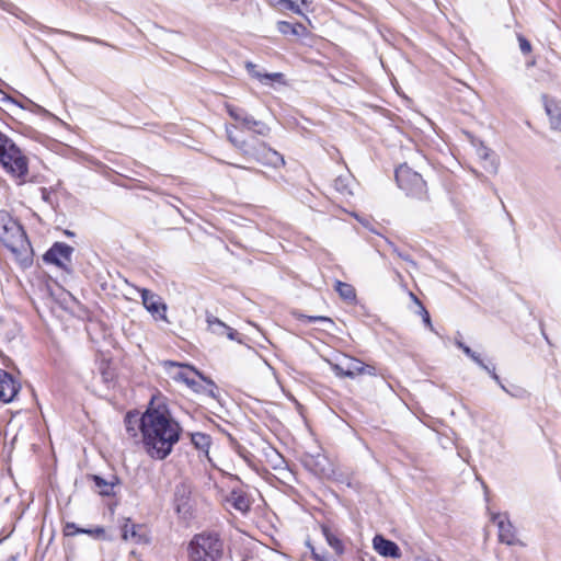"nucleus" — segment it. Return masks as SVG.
Masks as SVG:
<instances>
[{
	"mask_svg": "<svg viewBox=\"0 0 561 561\" xmlns=\"http://www.w3.org/2000/svg\"><path fill=\"white\" fill-rule=\"evenodd\" d=\"M80 534H87L94 539L104 540L106 538L105 529L102 526H96L93 528H82V531H80Z\"/></svg>",
	"mask_w": 561,
	"mask_h": 561,
	"instance_id": "473e14b6",
	"label": "nucleus"
},
{
	"mask_svg": "<svg viewBox=\"0 0 561 561\" xmlns=\"http://www.w3.org/2000/svg\"><path fill=\"white\" fill-rule=\"evenodd\" d=\"M331 369L333 373L341 378H351L354 379L357 376H360V366L362 360L343 355V359L340 362H329Z\"/></svg>",
	"mask_w": 561,
	"mask_h": 561,
	"instance_id": "6e6552de",
	"label": "nucleus"
},
{
	"mask_svg": "<svg viewBox=\"0 0 561 561\" xmlns=\"http://www.w3.org/2000/svg\"><path fill=\"white\" fill-rule=\"evenodd\" d=\"M192 373L195 374L201 381H197L193 379V381L190 382V387L194 392L205 394L211 399L217 400L218 399V388L216 383L209 379L206 378L199 370L196 368H192Z\"/></svg>",
	"mask_w": 561,
	"mask_h": 561,
	"instance_id": "ddd939ff",
	"label": "nucleus"
},
{
	"mask_svg": "<svg viewBox=\"0 0 561 561\" xmlns=\"http://www.w3.org/2000/svg\"><path fill=\"white\" fill-rule=\"evenodd\" d=\"M228 139L249 160L256 161L263 165L278 168L285 164L283 156L270 148L265 142L252 138L251 140L240 139L233 131L227 129Z\"/></svg>",
	"mask_w": 561,
	"mask_h": 561,
	"instance_id": "f03ea898",
	"label": "nucleus"
},
{
	"mask_svg": "<svg viewBox=\"0 0 561 561\" xmlns=\"http://www.w3.org/2000/svg\"><path fill=\"white\" fill-rule=\"evenodd\" d=\"M20 390V383L5 370L0 369V401L9 403L13 401Z\"/></svg>",
	"mask_w": 561,
	"mask_h": 561,
	"instance_id": "f8f14e48",
	"label": "nucleus"
},
{
	"mask_svg": "<svg viewBox=\"0 0 561 561\" xmlns=\"http://www.w3.org/2000/svg\"><path fill=\"white\" fill-rule=\"evenodd\" d=\"M233 167H236L237 169H242L243 167L241 165H237V164H232Z\"/></svg>",
	"mask_w": 561,
	"mask_h": 561,
	"instance_id": "8fccbe9b",
	"label": "nucleus"
},
{
	"mask_svg": "<svg viewBox=\"0 0 561 561\" xmlns=\"http://www.w3.org/2000/svg\"><path fill=\"white\" fill-rule=\"evenodd\" d=\"M374 549L382 557L400 558L401 550L399 546L381 535H376L373 539Z\"/></svg>",
	"mask_w": 561,
	"mask_h": 561,
	"instance_id": "2eb2a0df",
	"label": "nucleus"
},
{
	"mask_svg": "<svg viewBox=\"0 0 561 561\" xmlns=\"http://www.w3.org/2000/svg\"><path fill=\"white\" fill-rule=\"evenodd\" d=\"M335 290L339 293L340 297L347 301H353L356 298L355 288L347 283L336 280L334 285Z\"/></svg>",
	"mask_w": 561,
	"mask_h": 561,
	"instance_id": "bb28decb",
	"label": "nucleus"
},
{
	"mask_svg": "<svg viewBox=\"0 0 561 561\" xmlns=\"http://www.w3.org/2000/svg\"><path fill=\"white\" fill-rule=\"evenodd\" d=\"M396 182L407 196L417 201L428 199V188L423 176L408 165L402 163L396 169Z\"/></svg>",
	"mask_w": 561,
	"mask_h": 561,
	"instance_id": "39448f33",
	"label": "nucleus"
},
{
	"mask_svg": "<svg viewBox=\"0 0 561 561\" xmlns=\"http://www.w3.org/2000/svg\"><path fill=\"white\" fill-rule=\"evenodd\" d=\"M125 427L129 436H137V428L140 430V417L137 412H128L124 419Z\"/></svg>",
	"mask_w": 561,
	"mask_h": 561,
	"instance_id": "a878e982",
	"label": "nucleus"
},
{
	"mask_svg": "<svg viewBox=\"0 0 561 561\" xmlns=\"http://www.w3.org/2000/svg\"><path fill=\"white\" fill-rule=\"evenodd\" d=\"M348 179L339 176L334 180V187L342 194H351V188L348 186Z\"/></svg>",
	"mask_w": 561,
	"mask_h": 561,
	"instance_id": "72a5a7b5",
	"label": "nucleus"
},
{
	"mask_svg": "<svg viewBox=\"0 0 561 561\" xmlns=\"http://www.w3.org/2000/svg\"><path fill=\"white\" fill-rule=\"evenodd\" d=\"M197 556L201 557V559H208V553H203L199 549L197 548H190V558H197Z\"/></svg>",
	"mask_w": 561,
	"mask_h": 561,
	"instance_id": "37998d69",
	"label": "nucleus"
},
{
	"mask_svg": "<svg viewBox=\"0 0 561 561\" xmlns=\"http://www.w3.org/2000/svg\"><path fill=\"white\" fill-rule=\"evenodd\" d=\"M228 113L233 119L239 122H241L242 117L245 115L242 110L234 108L232 106H228Z\"/></svg>",
	"mask_w": 561,
	"mask_h": 561,
	"instance_id": "a19ab883",
	"label": "nucleus"
},
{
	"mask_svg": "<svg viewBox=\"0 0 561 561\" xmlns=\"http://www.w3.org/2000/svg\"><path fill=\"white\" fill-rule=\"evenodd\" d=\"M360 368H362L360 375H368V376H377L378 375L376 367L370 364H365L362 362Z\"/></svg>",
	"mask_w": 561,
	"mask_h": 561,
	"instance_id": "58836bf2",
	"label": "nucleus"
},
{
	"mask_svg": "<svg viewBox=\"0 0 561 561\" xmlns=\"http://www.w3.org/2000/svg\"><path fill=\"white\" fill-rule=\"evenodd\" d=\"M311 554L314 561H329L324 554L319 553L313 547H311Z\"/></svg>",
	"mask_w": 561,
	"mask_h": 561,
	"instance_id": "c03bdc74",
	"label": "nucleus"
},
{
	"mask_svg": "<svg viewBox=\"0 0 561 561\" xmlns=\"http://www.w3.org/2000/svg\"><path fill=\"white\" fill-rule=\"evenodd\" d=\"M277 30L283 35H291L295 37H306L308 35V30L301 23H290L287 21H279L277 23Z\"/></svg>",
	"mask_w": 561,
	"mask_h": 561,
	"instance_id": "aec40b11",
	"label": "nucleus"
},
{
	"mask_svg": "<svg viewBox=\"0 0 561 561\" xmlns=\"http://www.w3.org/2000/svg\"><path fill=\"white\" fill-rule=\"evenodd\" d=\"M136 537H137L136 525L125 524L123 527V538L125 540H127L129 538H136Z\"/></svg>",
	"mask_w": 561,
	"mask_h": 561,
	"instance_id": "4c0bfd02",
	"label": "nucleus"
},
{
	"mask_svg": "<svg viewBox=\"0 0 561 561\" xmlns=\"http://www.w3.org/2000/svg\"><path fill=\"white\" fill-rule=\"evenodd\" d=\"M410 296L420 306L421 314L423 317V321L427 325H431V318H430L428 311L425 309V307L422 305V302L419 300V298L413 293H410Z\"/></svg>",
	"mask_w": 561,
	"mask_h": 561,
	"instance_id": "e433bc0d",
	"label": "nucleus"
},
{
	"mask_svg": "<svg viewBox=\"0 0 561 561\" xmlns=\"http://www.w3.org/2000/svg\"><path fill=\"white\" fill-rule=\"evenodd\" d=\"M268 1L273 7L278 8L279 10H289L296 14L302 15V12H301L299 5L291 0H268Z\"/></svg>",
	"mask_w": 561,
	"mask_h": 561,
	"instance_id": "c756f323",
	"label": "nucleus"
},
{
	"mask_svg": "<svg viewBox=\"0 0 561 561\" xmlns=\"http://www.w3.org/2000/svg\"><path fill=\"white\" fill-rule=\"evenodd\" d=\"M517 41L519 44V49L524 55H527L531 51V45L529 41L522 34L517 35Z\"/></svg>",
	"mask_w": 561,
	"mask_h": 561,
	"instance_id": "c9c22d12",
	"label": "nucleus"
},
{
	"mask_svg": "<svg viewBox=\"0 0 561 561\" xmlns=\"http://www.w3.org/2000/svg\"><path fill=\"white\" fill-rule=\"evenodd\" d=\"M229 504H231L236 510L245 513L250 510V501L247 495L237 490H232L227 497Z\"/></svg>",
	"mask_w": 561,
	"mask_h": 561,
	"instance_id": "412c9836",
	"label": "nucleus"
},
{
	"mask_svg": "<svg viewBox=\"0 0 561 561\" xmlns=\"http://www.w3.org/2000/svg\"><path fill=\"white\" fill-rule=\"evenodd\" d=\"M0 241L15 254H23L30 248L23 227L7 210H0Z\"/></svg>",
	"mask_w": 561,
	"mask_h": 561,
	"instance_id": "7ed1b4c3",
	"label": "nucleus"
},
{
	"mask_svg": "<svg viewBox=\"0 0 561 561\" xmlns=\"http://www.w3.org/2000/svg\"><path fill=\"white\" fill-rule=\"evenodd\" d=\"M42 27L45 28L48 33H60L62 35L69 36V37L75 38V39H80V41H85V42L95 43V44H100V45H105V43H103L101 39H98V38H94V37H89V36H85V35H80V34L71 33L69 31H60V30H56V28H49V27H46V26H42Z\"/></svg>",
	"mask_w": 561,
	"mask_h": 561,
	"instance_id": "c85d7f7f",
	"label": "nucleus"
},
{
	"mask_svg": "<svg viewBox=\"0 0 561 561\" xmlns=\"http://www.w3.org/2000/svg\"><path fill=\"white\" fill-rule=\"evenodd\" d=\"M304 465L314 474L321 476L325 473L328 459L321 454L316 456L307 454L304 456Z\"/></svg>",
	"mask_w": 561,
	"mask_h": 561,
	"instance_id": "6ab92c4d",
	"label": "nucleus"
},
{
	"mask_svg": "<svg viewBox=\"0 0 561 561\" xmlns=\"http://www.w3.org/2000/svg\"><path fill=\"white\" fill-rule=\"evenodd\" d=\"M321 531L324 536L328 545L335 551L336 554H343L344 543L341 539V535L336 529H333L329 525H321Z\"/></svg>",
	"mask_w": 561,
	"mask_h": 561,
	"instance_id": "a211bd4d",
	"label": "nucleus"
},
{
	"mask_svg": "<svg viewBox=\"0 0 561 561\" xmlns=\"http://www.w3.org/2000/svg\"><path fill=\"white\" fill-rule=\"evenodd\" d=\"M191 442L196 449L207 454L211 444V438L205 433L196 432L191 433Z\"/></svg>",
	"mask_w": 561,
	"mask_h": 561,
	"instance_id": "393cba45",
	"label": "nucleus"
},
{
	"mask_svg": "<svg viewBox=\"0 0 561 561\" xmlns=\"http://www.w3.org/2000/svg\"><path fill=\"white\" fill-rule=\"evenodd\" d=\"M92 479L94 481L95 489L99 492V494L103 496H110L114 494V488L117 483L116 477L113 476L111 481H107L101 478L100 476H93Z\"/></svg>",
	"mask_w": 561,
	"mask_h": 561,
	"instance_id": "4be33fe9",
	"label": "nucleus"
},
{
	"mask_svg": "<svg viewBox=\"0 0 561 561\" xmlns=\"http://www.w3.org/2000/svg\"><path fill=\"white\" fill-rule=\"evenodd\" d=\"M483 369L490 374V376L492 377V379H493L496 383H499V386H500L504 391L508 392V390L506 389V387L502 383V381H501V379H500L499 375L495 373V368H494V367H492V368H491V367H489V366L486 365V368H483Z\"/></svg>",
	"mask_w": 561,
	"mask_h": 561,
	"instance_id": "ea45409f",
	"label": "nucleus"
},
{
	"mask_svg": "<svg viewBox=\"0 0 561 561\" xmlns=\"http://www.w3.org/2000/svg\"><path fill=\"white\" fill-rule=\"evenodd\" d=\"M191 490L185 483H180L174 490V506L179 514L186 516L190 513Z\"/></svg>",
	"mask_w": 561,
	"mask_h": 561,
	"instance_id": "f3484780",
	"label": "nucleus"
},
{
	"mask_svg": "<svg viewBox=\"0 0 561 561\" xmlns=\"http://www.w3.org/2000/svg\"><path fill=\"white\" fill-rule=\"evenodd\" d=\"M163 366L174 380L182 381L187 387H190V382L193 381L194 378H191L186 370L192 371V368H194L193 366L187 364H180L172 360H165L163 363Z\"/></svg>",
	"mask_w": 561,
	"mask_h": 561,
	"instance_id": "dca6fc26",
	"label": "nucleus"
},
{
	"mask_svg": "<svg viewBox=\"0 0 561 561\" xmlns=\"http://www.w3.org/2000/svg\"><path fill=\"white\" fill-rule=\"evenodd\" d=\"M80 531H82V528L78 527L75 523L68 522L65 524L64 535L67 537L79 535Z\"/></svg>",
	"mask_w": 561,
	"mask_h": 561,
	"instance_id": "f704fd0d",
	"label": "nucleus"
},
{
	"mask_svg": "<svg viewBox=\"0 0 561 561\" xmlns=\"http://www.w3.org/2000/svg\"><path fill=\"white\" fill-rule=\"evenodd\" d=\"M477 154L480 160L484 162V169L491 172H496L497 163L495 156L491 149L488 147L481 146L477 149Z\"/></svg>",
	"mask_w": 561,
	"mask_h": 561,
	"instance_id": "5701e85b",
	"label": "nucleus"
},
{
	"mask_svg": "<svg viewBox=\"0 0 561 561\" xmlns=\"http://www.w3.org/2000/svg\"><path fill=\"white\" fill-rule=\"evenodd\" d=\"M549 125L552 130L561 133V103L547 94L541 96Z\"/></svg>",
	"mask_w": 561,
	"mask_h": 561,
	"instance_id": "4468645a",
	"label": "nucleus"
},
{
	"mask_svg": "<svg viewBox=\"0 0 561 561\" xmlns=\"http://www.w3.org/2000/svg\"><path fill=\"white\" fill-rule=\"evenodd\" d=\"M492 520L496 523L499 528V540L502 543H506L508 546L519 543V540L516 536V531L512 523L507 519L505 514H493Z\"/></svg>",
	"mask_w": 561,
	"mask_h": 561,
	"instance_id": "9b49d317",
	"label": "nucleus"
},
{
	"mask_svg": "<svg viewBox=\"0 0 561 561\" xmlns=\"http://www.w3.org/2000/svg\"><path fill=\"white\" fill-rule=\"evenodd\" d=\"M294 316L297 320L304 321V322H321V323H328L333 325V321L329 317L324 316H306L300 312H294Z\"/></svg>",
	"mask_w": 561,
	"mask_h": 561,
	"instance_id": "2f4dec72",
	"label": "nucleus"
},
{
	"mask_svg": "<svg viewBox=\"0 0 561 561\" xmlns=\"http://www.w3.org/2000/svg\"><path fill=\"white\" fill-rule=\"evenodd\" d=\"M191 561H217V559H214V558H209L208 559H201L199 556H197V558H190Z\"/></svg>",
	"mask_w": 561,
	"mask_h": 561,
	"instance_id": "a18cd8bd",
	"label": "nucleus"
},
{
	"mask_svg": "<svg viewBox=\"0 0 561 561\" xmlns=\"http://www.w3.org/2000/svg\"><path fill=\"white\" fill-rule=\"evenodd\" d=\"M0 163L13 178L20 180V184L27 175V159L20 148L4 134L0 131Z\"/></svg>",
	"mask_w": 561,
	"mask_h": 561,
	"instance_id": "20e7f679",
	"label": "nucleus"
},
{
	"mask_svg": "<svg viewBox=\"0 0 561 561\" xmlns=\"http://www.w3.org/2000/svg\"><path fill=\"white\" fill-rule=\"evenodd\" d=\"M398 255H399L400 257H402L403 260H405V261H408V260H409V259H408V256H404V255H402L401 253H398Z\"/></svg>",
	"mask_w": 561,
	"mask_h": 561,
	"instance_id": "49530a36",
	"label": "nucleus"
},
{
	"mask_svg": "<svg viewBox=\"0 0 561 561\" xmlns=\"http://www.w3.org/2000/svg\"><path fill=\"white\" fill-rule=\"evenodd\" d=\"M241 124L249 130H253L255 131L256 134H260V135H265L266 130H267V127L254 119L252 116H249V115H244L241 119Z\"/></svg>",
	"mask_w": 561,
	"mask_h": 561,
	"instance_id": "cd10ccee",
	"label": "nucleus"
},
{
	"mask_svg": "<svg viewBox=\"0 0 561 561\" xmlns=\"http://www.w3.org/2000/svg\"><path fill=\"white\" fill-rule=\"evenodd\" d=\"M73 248L64 242H55L51 248L44 254L43 260L46 263L69 271Z\"/></svg>",
	"mask_w": 561,
	"mask_h": 561,
	"instance_id": "423d86ee",
	"label": "nucleus"
},
{
	"mask_svg": "<svg viewBox=\"0 0 561 561\" xmlns=\"http://www.w3.org/2000/svg\"><path fill=\"white\" fill-rule=\"evenodd\" d=\"M205 321L207 323V331L211 334L217 336H227L231 341L242 343L240 334L234 329L215 317L211 312L206 311Z\"/></svg>",
	"mask_w": 561,
	"mask_h": 561,
	"instance_id": "9d476101",
	"label": "nucleus"
},
{
	"mask_svg": "<svg viewBox=\"0 0 561 561\" xmlns=\"http://www.w3.org/2000/svg\"><path fill=\"white\" fill-rule=\"evenodd\" d=\"M65 233H66L67 236H73V232H71V231H69V230H66V231H65Z\"/></svg>",
	"mask_w": 561,
	"mask_h": 561,
	"instance_id": "de8ad7c7",
	"label": "nucleus"
},
{
	"mask_svg": "<svg viewBox=\"0 0 561 561\" xmlns=\"http://www.w3.org/2000/svg\"><path fill=\"white\" fill-rule=\"evenodd\" d=\"M253 78L256 79L261 84L266 85L285 83L283 72H253Z\"/></svg>",
	"mask_w": 561,
	"mask_h": 561,
	"instance_id": "b1692460",
	"label": "nucleus"
},
{
	"mask_svg": "<svg viewBox=\"0 0 561 561\" xmlns=\"http://www.w3.org/2000/svg\"><path fill=\"white\" fill-rule=\"evenodd\" d=\"M141 296L144 307L156 319L167 321V305L162 302L161 298L146 288H136Z\"/></svg>",
	"mask_w": 561,
	"mask_h": 561,
	"instance_id": "1a4fd4ad",
	"label": "nucleus"
},
{
	"mask_svg": "<svg viewBox=\"0 0 561 561\" xmlns=\"http://www.w3.org/2000/svg\"><path fill=\"white\" fill-rule=\"evenodd\" d=\"M339 73H340V77L332 76V79L335 82H340V83H343V84H350V81H351L350 76L346 72H339Z\"/></svg>",
	"mask_w": 561,
	"mask_h": 561,
	"instance_id": "79ce46f5",
	"label": "nucleus"
},
{
	"mask_svg": "<svg viewBox=\"0 0 561 561\" xmlns=\"http://www.w3.org/2000/svg\"><path fill=\"white\" fill-rule=\"evenodd\" d=\"M456 345L468 356L470 357L477 365L481 368H486V364L482 360L480 355L473 352L468 345L462 343L461 341H456Z\"/></svg>",
	"mask_w": 561,
	"mask_h": 561,
	"instance_id": "7c9ffc66",
	"label": "nucleus"
},
{
	"mask_svg": "<svg viewBox=\"0 0 561 561\" xmlns=\"http://www.w3.org/2000/svg\"><path fill=\"white\" fill-rule=\"evenodd\" d=\"M300 2H301V4H305V5L308 4L307 0H300Z\"/></svg>",
	"mask_w": 561,
	"mask_h": 561,
	"instance_id": "09e8293b",
	"label": "nucleus"
},
{
	"mask_svg": "<svg viewBox=\"0 0 561 561\" xmlns=\"http://www.w3.org/2000/svg\"><path fill=\"white\" fill-rule=\"evenodd\" d=\"M140 432L146 453L156 460L165 459L180 440L182 428L171 417L162 396H152L140 416Z\"/></svg>",
	"mask_w": 561,
	"mask_h": 561,
	"instance_id": "f257e3e1",
	"label": "nucleus"
},
{
	"mask_svg": "<svg viewBox=\"0 0 561 561\" xmlns=\"http://www.w3.org/2000/svg\"><path fill=\"white\" fill-rule=\"evenodd\" d=\"M190 548H197L209 558L218 559L222 552V543L217 534L196 535L190 543Z\"/></svg>",
	"mask_w": 561,
	"mask_h": 561,
	"instance_id": "0eeeda50",
	"label": "nucleus"
}]
</instances>
